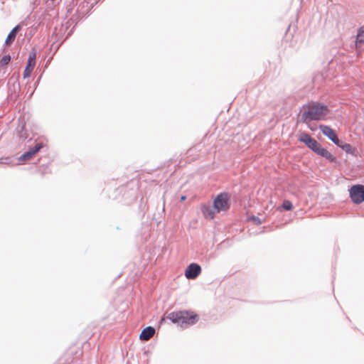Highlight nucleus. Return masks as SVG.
<instances>
[{
	"instance_id": "9",
	"label": "nucleus",
	"mask_w": 364,
	"mask_h": 364,
	"mask_svg": "<svg viewBox=\"0 0 364 364\" xmlns=\"http://www.w3.org/2000/svg\"><path fill=\"white\" fill-rule=\"evenodd\" d=\"M43 147L42 144L38 143L29 151L24 153L19 157V161H25L31 159Z\"/></svg>"
},
{
	"instance_id": "18",
	"label": "nucleus",
	"mask_w": 364,
	"mask_h": 364,
	"mask_svg": "<svg viewBox=\"0 0 364 364\" xmlns=\"http://www.w3.org/2000/svg\"><path fill=\"white\" fill-rule=\"evenodd\" d=\"M324 158H326V159H328V161H331V162H333L336 161V157L331 154L328 151H327L325 154L323 155Z\"/></svg>"
},
{
	"instance_id": "8",
	"label": "nucleus",
	"mask_w": 364,
	"mask_h": 364,
	"mask_svg": "<svg viewBox=\"0 0 364 364\" xmlns=\"http://www.w3.org/2000/svg\"><path fill=\"white\" fill-rule=\"evenodd\" d=\"M319 129L323 135L326 136L330 140H331L335 144H338L339 139L335 131L329 126L321 124L319 126Z\"/></svg>"
},
{
	"instance_id": "4",
	"label": "nucleus",
	"mask_w": 364,
	"mask_h": 364,
	"mask_svg": "<svg viewBox=\"0 0 364 364\" xmlns=\"http://www.w3.org/2000/svg\"><path fill=\"white\" fill-rule=\"evenodd\" d=\"M350 196L353 203L359 204L364 200V186L355 185L350 189Z\"/></svg>"
},
{
	"instance_id": "1",
	"label": "nucleus",
	"mask_w": 364,
	"mask_h": 364,
	"mask_svg": "<svg viewBox=\"0 0 364 364\" xmlns=\"http://www.w3.org/2000/svg\"><path fill=\"white\" fill-rule=\"evenodd\" d=\"M330 114L328 107L323 103L311 101L301 107V121L309 124L312 121H323L327 119Z\"/></svg>"
},
{
	"instance_id": "13",
	"label": "nucleus",
	"mask_w": 364,
	"mask_h": 364,
	"mask_svg": "<svg viewBox=\"0 0 364 364\" xmlns=\"http://www.w3.org/2000/svg\"><path fill=\"white\" fill-rule=\"evenodd\" d=\"M338 146L341 147L344 151L348 154H350L353 156L356 155L357 151L356 149L353 147L350 144L343 142L339 140L338 144H336Z\"/></svg>"
},
{
	"instance_id": "14",
	"label": "nucleus",
	"mask_w": 364,
	"mask_h": 364,
	"mask_svg": "<svg viewBox=\"0 0 364 364\" xmlns=\"http://www.w3.org/2000/svg\"><path fill=\"white\" fill-rule=\"evenodd\" d=\"M364 43V27H361L357 34L355 46L358 47L360 44Z\"/></svg>"
},
{
	"instance_id": "5",
	"label": "nucleus",
	"mask_w": 364,
	"mask_h": 364,
	"mask_svg": "<svg viewBox=\"0 0 364 364\" xmlns=\"http://www.w3.org/2000/svg\"><path fill=\"white\" fill-rule=\"evenodd\" d=\"M299 141L304 143L313 151H315V150L318 147V145L320 144L316 139L312 138L309 134L306 132H302L299 134Z\"/></svg>"
},
{
	"instance_id": "17",
	"label": "nucleus",
	"mask_w": 364,
	"mask_h": 364,
	"mask_svg": "<svg viewBox=\"0 0 364 364\" xmlns=\"http://www.w3.org/2000/svg\"><path fill=\"white\" fill-rule=\"evenodd\" d=\"M328 150L324 149V148H322L321 147V145L319 144L318 145V147L315 150V153H316L317 154L321 156H323V155L325 154V153Z\"/></svg>"
},
{
	"instance_id": "2",
	"label": "nucleus",
	"mask_w": 364,
	"mask_h": 364,
	"mask_svg": "<svg viewBox=\"0 0 364 364\" xmlns=\"http://www.w3.org/2000/svg\"><path fill=\"white\" fill-rule=\"evenodd\" d=\"M167 318L173 323L180 325L182 328H186L193 325L198 320V315L193 311H178L170 313Z\"/></svg>"
},
{
	"instance_id": "3",
	"label": "nucleus",
	"mask_w": 364,
	"mask_h": 364,
	"mask_svg": "<svg viewBox=\"0 0 364 364\" xmlns=\"http://www.w3.org/2000/svg\"><path fill=\"white\" fill-rule=\"evenodd\" d=\"M230 207V196L228 193H220L213 199V208L217 213L227 211Z\"/></svg>"
},
{
	"instance_id": "12",
	"label": "nucleus",
	"mask_w": 364,
	"mask_h": 364,
	"mask_svg": "<svg viewBox=\"0 0 364 364\" xmlns=\"http://www.w3.org/2000/svg\"><path fill=\"white\" fill-rule=\"evenodd\" d=\"M154 333L155 329L151 326H149L141 331L139 338L142 341H148L154 335Z\"/></svg>"
},
{
	"instance_id": "7",
	"label": "nucleus",
	"mask_w": 364,
	"mask_h": 364,
	"mask_svg": "<svg viewBox=\"0 0 364 364\" xmlns=\"http://www.w3.org/2000/svg\"><path fill=\"white\" fill-rule=\"evenodd\" d=\"M201 273V267L196 263L189 264L186 271L185 276L187 279H194Z\"/></svg>"
},
{
	"instance_id": "19",
	"label": "nucleus",
	"mask_w": 364,
	"mask_h": 364,
	"mask_svg": "<svg viewBox=\"0 0 364 364\" xmlns=\"http://www.w3.org/2000/svg\"><path fill=\"white\" fill-rule=\"evenodd\" d=\"M251 220L254 222V223H255L257 225H260L262 223V221L260 220V219L259 218L252 217V218H251Z\"/></svg>"
},
{
	"instance_id": "20",
	"label": "nucleus",
	"mask_w": 364,
	"mask_h": 364,
	"mask_svg": "<svg viewBox=\"0 0 364 364\" xmlns=\"http://www.w3.org/2000/svg\"><path fill=\"white\" fill-rule=\"evenodd\" d=\"M186 199V197L185 196H182L181 197V201H183V200H185Z\"/></svg>"
},
{
	"instance_id": "16",
	"label": "nucleus",
	"mask_w": 364,
	"mask_h": 364,
	"mask_svg": "<svg viewBox=\"0 0 364 364\" xmlns=\"http://www.w3.org/2000/svg\"><path fill=\"white\" fill-rule=\"evenodd\" d=\"M282 207L287 210H291L293 209V205L290 200H285L283 201Z\"/></svg>"
},
{
	"instance_id": "6",
	"label": "nucleus",
	"mask_w": 364,
	"mask_h": 364,
	"mask_svg": "<svg viewBox=\"0 0 364 364\" xmlns=\"http://www.w3.org/2000/svg\"><path fill=\"white\" fill-rule=\"evenodd\" d=\"M36 52L33 49L28 56L27 65L23 71V77H29L36 65Z\"/></svg>"
},
{
	"instance_id": "11",
	"label": "nucleus",
	"mask_w": 364,
	"mask_h": 364,
	"mask_svg": "<svg viewBox=\"0 0 364 364\" xmlns=\"http://www.w3.org/2000/svg\"><path fill=\"white\" fill-rule=\"evenodd\" d=\"M21 25H17L10 31L5 41L6 46H10L14 41L17 33L21 31Z\"/></svg>"
},
{
	"instance_id": "10",
	"label": "nucleus",
	"mask_w": 364,
	"mask_h": 364,
	"mask_svg": "<svg viewBox=\"0 0 364 364\" xmlns=\"http://www.w3.org/2000/svg\"><path fill=\"white\" fill-rule=\"evenodd\" d=\"M200 210L203 217L209 220L213 219L215 216V214L217 213L214 208H211L207 205H202Z\"/></svg>"
},
{
	"instance_id": "15",
	"label": "nucleus",
	"mask_w": 364,
	"mask_h": 364,
	"mask_svg": "<svg viewBox=\"0 0 364 364\" xmlns=\"http://www.w3.org/2000/svg\"><path fill=\"white\" fill-rule=\"evenodd\" d=\"M11 61V56L9 55H5L2 57L0 60V64L2 66L6 65Z\"/></svg>"
}]
</instances>
